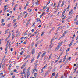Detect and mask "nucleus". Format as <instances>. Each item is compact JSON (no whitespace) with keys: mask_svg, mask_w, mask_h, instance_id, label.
<instances>
[{"mask_svg":"<svg viewBox=\"0 0 78 78\" xmlns=\"http://www.w3.org/2000/svg\"><path fill=\"white\" fill-rule=\"evenodd\" d=\"M37 22H40V23H41V20H40V19L39 18L38 19Z\"/></svg>","mask_w":78,"mask_h":78,"instance_id":"nucleus-9","label":"nucleus"},{"mask_svg":"<svg viewBox=\"0 0 78 78\" xmlns=\"http://www.w3.org/2000/svg\"><path fill=\"white\" fill-rule=\"evenodd\" d=\"M46 66H47V64L43 68V69H45L46 67Z\"/></svg>","mask_w":78,"mask_h":78,"instance_id":"nucleus-50","label":"nucleus"},{"mask_svg":"<svg viewBox=\"0 0 78 78\" xmlns=\"http://www.w3.org/2000/svg\"><path fill=\"white\" fill-rule=\"evenodd\" d=\"M37 74V73H34V76H35V77H36Z\"/></svg>","mask_w":78,"mask_h":78,"instance_id":"nucleus-18","label":"nucleus"},{"mask_svg":"<svg viewBox=\"0 0 78 78\" xmlns=\"http://www.w3.org/2000/svg\"><path fill=\"white\" fill-rule=\"evenodd\" d=\"M29 24V23H27L26 24V27H28V25Z\"/></svg>","mask_w":78,"mask_h":78,"instance_id":"nucleus-39","label":"nucleus"},{"mask_svg":"<svg viewBox=\"0 0 78 78\" xmlns=\"http://www.w3.org/2000/svg\"><path fill=\"white\" fill-rule=\"evenodd\" d=\"M41 25H40L39 26H38V27L39 28H41Z\"/></svg>","mask_w":78,"mask_h":78,"instance_id":"nucleus-62","label":"nucleus"},{"mask_svg":"<svg viewBox=\"0 0 78 78\" xmlns=\"http://www.w3.org/2000/svg\"><path fill=\"white\" fill-rule=\"evenodd\" d=\"M40 41H38L37 42H36V44H39V43H40Z\"/></svg>","mask_w":78,"mask_h":78,"instance_id":"nucleus-21","label":"nucleus"},{"mask_svg":"<svg viewBox=\"0 0 78 78\" xmlns=\"http://www.w3.org/2000/svg\"><path fill=\"white\" fill-rule=\"evenodd\" d=\"M50 3V0H49L48 2V3L47 4V5H48V4H49V3Z\"/></svg>","mask_w":78,"mask_h":78,"instance_id":"nucleus-29","label":"nucleus"},{"mask_svg":"<svg viewBox=\"0 0 78 78\" xmlns=\"http://www.w3.org/2000/svg\"><path fill=\"white\" fill-rule=\"evenodd\" d=\"M7 8H5L4 9V12H5Z\"/></svg>","mask_w":78,"mask_h":78,"instance_id":"nucleus-25","label":"nucleus"},{"mask_svg":"<svg viewBox=\"0 0 78 78\" xmlns=\"http://www.w3.org/2000/svg\"><path fill=\"white\" fill-rule=\"evenodd\" d=\"M7 32H8V30H5V34H6V33H7Z\"/></svg>","mask_w":78,"mask_h":78,"instance_id":"nucleus-38","label":"nucleus"},{"mask_svg":"<svg viewBox=\"0 0 78 78\" xmlns=\"http://www.w3.org/2000/svg\"><path fill=\"white\" fill-rule=\"evenodd\" d=\"M16 20H16V19L14 20L13 21V23L14 22H16Z\"/></svg>","mask_w":78,"mask_h":78,"instance_id":"nucleus-43","label":"nucleus"},{"mask_svg":"<svg viewBox=\"0 0 78 78\" xmlns=\"http://www.w3.org/2000/svg\"><path fill=\"white\" fill-rule=\"evenodd\" d=\"M30 55H27L26 57L25 58H24V60H25V59H27V58H30Z\"/></svg>","mask_w":78,"mask_h":78,"instance_id":"nucleus-5","label":"nucleus"},{"mask_svg":"<svg viewBox=\"0 0 78 78\" xmlns=\"http://www.w3.org/2000/svg\"><path fill=\"white\" fill-rule=\"evenodd\" d=\"M30 67H29L28 69L27 70V76H30Z\"/></svg>","mask_w":78,"mask_h":78,"instance_id":"nucleus-2","label":"nucleus"},{"mask_svg":"<svg viewBox=\"0 0 78 78\" xmlns=\"http://www.w3.org/2000/svg\"><path fill=\"white\" fill-rule=\"evenodd\" d=\"M2 21H1V23H3V22H4V20L3 19H2Z\"/></svg>","mask_w":78,"mask_h":78,"instance_id":"nucleus-31","label":"nucleus"},{"mask_svg":"<svg viewBox=\"0 0 78 78\" xmlns=\"http://www.w3.org/2000/svg\"><path fill=\"white\" fill-rule=\"evenodd\" d=\"M45 54H46V52H44V53L42 54V57L43 56H44V55H45Z\"/></svg>","mask_w":78,"mask_h":78,"instance_id":"nucleus-11","label":"nucleus"},{"mask_svg":"<svg viewBox=\"0 0 78 78\" xmlns=\"http://www.w3.org/2000/svg\"><path fill=\"white\" fill-rule=\"evenodd\" d=\"M10 41V40H9L7 41V43H8H8H9V41Z\"/></svg>","mask_w":78,"mask_h":78,"instance_id":"nucleus-58","label":"nucleus"},{"mask_svg":"<svg viewBox=\"0 0 78 78\" xmlns=\"http://www.w3.org/2000/svg\"><path fill=\"white\" fill-rule=\"evenodd\" d=\"M56 75V73H54L52 74V75L53 76H55V75Z\"/></svg>","mask_w":78,"mask_h":78,"instance_id":"nucleus-14","label":"nucleus"},{"mask_svg":"<svg viewBox=\"0 0 78 78\" xmlns=\"http://www.w3.org/2000/svg\"><path fill=\"white\" fill-rule=\"evenodd\" d=\"M27 43V41H25L24 43H23V44H25Z\"/></svg>","mask_w":78,"mask_h":78,"instance_id":"nucleus-42","label":"nucleus"},{"mask_svg":"<svg viewBox=\"0 0 78 78\" xmlns=\"http://www.w3.org/2000/svg\"><path fill=\"white\" fill-rule=\"evenodd\" d=\"M16 24H17V23H14V25H13V27H15V26L16 25Z\"/></svg>","mask_w":78,"mask_h":78,"instance_id":"nucleus-33","label":"nucleus"},{"mask_svg":"<svg viewBox=\"0 0 78 78\" xmlns=\"http://www.w3.org/2000/svg\"><path fill=\"white\" fill-rule=\"evenodd\" d=\"M20 15L18 16V20H19L20 19Z\"/></svg>","mask_w":78,"mask_h":78,"instance_id":"nucleus-36","label":"nucleus"},{"mask_svg":"<svg viewBox=\"0 0 78 78\" xmlns=\"http://www.w3.org/2000/svg\"><path fill=\"white\" fill-rule=\"evenodd\" d=\"M61 3V1H60L59 2H58V4H60V3Z\"/></svg>","mask_w":78,"mask_h":78,"instance_id":"nucleus-56","label":"nucleus"},{"mask_svg":"<svg viewBox=\"0 0 78 78\" xmlns=\"http://www.w3.org/2000/svg\"><path fill=\"white\" fill-rule=\"evenodd\" d=\"M59 28L58 27L57 28V30H56L57 31H58V30H59Z\"/></svg>","mask_w":78,"mask_h":78,"instance_id":"nucleus-57","label":"nucleus"},{"mask_svg":"<svg viewBox=\"0 0 78 78\" xmlns=\"http://www.w3.org/2000/svg\"><path fill=\"white\" fill-rule=\"evenodd\" d=\"M13 10L14 11H16V7H14L13 8Z\"/></svg>","mask_w":78,"mask_h":78,"instance_id":"nucleus-60","label":"nucleus"},{"mask_svg":"<svg viewBox=\"0 0 78 78\" xmlns=\"http://www.w3.org/2000/svg\"><path fill=\"white\" fill-rule=\"evenodd\" d=\"M28 16V13H27L26 14L25 17H24V18H26V17H27V16Z\"/></svg>","mask_w":78,"mask_h":78,"instance_id":"nucleus-22","label":"nucleus"},{"mask_svg":"<svg viewBox=\"0 0 78 78\" xmlns=\"http://www.w3.org/2000/svg\"><path fill=\"white\" fill-rule=\"evenodd\" d=\"M62 42H61V43H59L57 46L56 47V48L55 49V51H56L57 50H58L59 49V48H60V47H61V45H62Z\"/></svg>","mask_w":78,"mask_h":78,"instance_id":"nucleus-1","label":"nucleus"},{"mask_svg":"<svg viewBox=\"0 0 78 78\" xmlns=\"http://www.w3.org/2000/svg\"><path fill=\"white\" fill-rule=\"evenodd\" d=\"M66 33H67V32H66V31L64 32L63 33V36H65V35H66Z\"/></svg>","mask_w":78,"mask_h":78,"instance_id":"nucleus-23","label":"nucleus"},{"mask_svg":"<svg viewBox=\"0 0 78 78\" xmlns=\"http://www.w3.org/2000/svg\"><path fill=\"white\" fill-rule=\"evenodd\" d=\"M33 72H35V69H33Z\"/></svg>","mask_w":78,"mask_h":78,"instance_id":"nucleus-55","label":"nucleus"},{"mask_svg":"<svg viewBox=\"0 0 78 78\" xmlns=\"http://www.w3.org/2000/svg\"><path fill=\"white\" fill-rule=\"evenodd\" d=\"M27 68H25L23 70V73L24 75L25 74V71L26 70V69Z\"/></svg>","mask_w":78,"mask_h":78,"instance_id":"nucleus-4","label":"nucleus"},{"mask_svg":"<svg viewBox=\"0 0 78 78\" xmlns=\"http://www.w3.org/2000/svg\"><path fill=\"white\" fill-rule=\"evenodd\" d=\"M41 52H40L38 53V56L37 58V59H38V58H39V57L40 56V55H41Z\"/></svg>","mask_w":78,"mask_h":78,"instance_id":"nucleus-6","label":"nucleus"},{"mask_svg":"<svg viewBox=\"0 0 78 78\" xmlns=\"http://www.w3.org/2000/svg\"><path fill=\"white\" fill-rule=\"evenodd\" d=\"M52 42H53V40H51V44H52Z\"/></svg>","mask_w":78,"mask_h":78,"instance_id":"nucleus-59","label":"nucleus"},{"mask_svg":"<svg viewBox=\"0 0 78 78\" xmlns=\"http://www.w3.org/2000/svg\"><path fill=\"white\" fill-rule=\"evenodd\" d=\"M42 72H43V69H41L40 73H41V74L42 73Z\"/></svg>","mask_w":78,"mask_h":78,"instance_id":"nucleus-28","label":"nucleus"},{"mask_svg":"<svg viewBox=\"0 0 78 78\" xmlns=\"http://www.w3.org/2000/svg\"><path fill=\"white\" fill-rule=\"evenodd\" d=\"M5 65H2V67H3V68H4L5 67V66H4Z\"/></svg>","mask_w":78,"mask_h":78,"instance_id":"nucleus-61","label":"nucleus"},{"mask_svg":"<svg viewBox=\"0 0 78 78\" xmlns=\"http://www.w3.org/2000/svg\"><path fill=\"white\" fill-rule=\"evenodd\" d=\"M13 71L15 72H17V70L16 69H14Z\"/></svg>","mask_w":78,"mask_h":78,"instance_id":"nucleus-52","label":"nucleus"},{"mask_svg":"<svg viewBox=\"0 0 78 78\" xmlns=\"http://www.w3.org/2000/svg\"><path fill=\"white\" fill-rule=\"evenodd\" d=\"M39 33H38L37 35H36V39H37V37H38V36H39Z\"/></svg>","mask_w":78,"mask_h":78,"instance_id":"nucleus-15","label":"nucleus"},{"mask_svg":"<svg viewBox=\"0 0 78 78\" xmlns=\"http://www.w3.org/2000/svg\"><path fill=\"white\" fill-rule=\"evenodd\" d=\"M11 51H13V48H11Z\"/></svg>","mask_w":78,"mask_h":78,"instance_id":"nucleus-45","label":"nucleus"},{"mask_svg":"<svg viewBox=\"0 0 78 78\" xmlns=\"http://www.w3.org/2000/svg\"><path fill=\"white\" fill-rule=\"evenodd\" d=\"M41 39V38L40 37H38V38H37L36 39V41H38V39Z\"/></svg>","mask_w":78,"mask_h":78,"instance_id":"nucleus-26","label":"nucleus"},{"mask_svg":"<svg viewBox=\"0 0 78 78\" xmlns=\"http://www.w3.org/2000/svg\"><path fill=\"white\" fill-rule=\"evenodd\" d=\"M56 5V3H54V7H55V6Z\"/></svg>","mask_w":78,"mask_h":78,"instance_id":"nucleus-40","label":"nucleus"},{"mask_svg":"<svg viewBox=\"0 0 78 78\" xmlns=\"http://www.w3.org/2000/svg\"><path fill=\"white\" fill-rule=\"evenodd\" d=\"M28 36H30L31 35V33H29L28 34Z\"/></svg>","mask_w":78,"mask_h":78,"instance_id":"nucleus-27","label":"nucleus"},{"mask_svg":"<svg viewBox=\"0 0 78 78\" xmlns=\"http://www.w3.org/2000/svg\"><path fill=\"white\" fill-rule=\"evenodd\" d=\"M25 67V64H23L22 66V67H21V69H23V68H24V67Z\"/></svg>","mask_w":78,"mask_h":78,"instance_id":"nucleus-8","label":"nucleus"},{"mask_svg":"<svg viewBox=\"0 0 78 78\" xmlns=\"http://www.w3.org/2000/svg\"><path fill=\"white\" fill-rule=\"evenodd\" d=\"M11 64L9 65L8 68L9 69H10V68H11Z\"/></svg>","mask_w":78,"mask_h":78,"instance_id":"nucleus-16","label":"nucleus"},{"mask_svg":"<svg viewBox=\"0 0 78 78\" xmlns=\"http://www.w3.org/2000/svg\"><path fill=\"white\" fill-rule=\"evenodd\" d=\"M33 61H34V58H33L31 60V63H32V62H33Z\"/></svg>","mask_w":78,"mask_h":78,"instance_id":"nucleus-32","label":"nucleus"},{"mask_svg":"<svg viewBox=\"0 0 78 78\" xmlns=\"http://www.w3.org/2000/svg\"><path fill=\"white\" fill-rule=\"evenodd\" d=\"M3 73H0V75H3Z\"/></svg>","mask_w":78,"mask_h":78,"instance_id":"nucleus-46","label":"nucleus"},{"mask_svg":"<svg viewBox=\"0 0 78 78\" xmlns=\"http://www.w3.org/2000/svg\"><path fill=\"white\" fill-rule=\"evenodd\" d=\"M47 12H48L49 11V7H48L47 8Z\"/></svg>","mask_w":78,"mask_h":78,"instance_id":"nucleus-17","label":"nucleus"},{"mask_svg":"<svg viewBox=\"0 0 78 78\" xmlns=\"http://www.w3.org/2000/svg\"><path fill=\"white\" fill-rule=\"evenodd\" d=\"M11 35V34L10 33L9 34V35H8V37H7V38H9V37Z\"/></svg>","mask_w":78,"mask_h":78,"instance_id":"nucleus-13","label":"nucleus"},{"mask_svg":"<svg viewBox=\"0 0 78 78\" xmlns=\"http://www.w3.org/2000/svg\"><path fill=\"white\" fill-rule=\"evenodd\" d=\"M58 61V60H55V63H56V62H57V61Z\"/></svg>","mask_w":78,"mask_h":78,"instance_id":"nucleus-63","label":"nucleus"},{"mask_svg":"<svg viewBox=\"0 0 78 78\" xmlns=\"http://www.w3.org/2000/svg\"><path fill=\"white\" fill-rule=\"evenodd\" d=\"M29 4V2H27L26 6H28V5Z\"/></svg>","mask_w":78,"mask_h":78,"instance_id":"nucleus-37","label":"nucleus"},{"mask_svg":"<svg viewBox=\"0 0 78 78\" xmlns=\"http://www.w3.org/2000/svg\"><path fill=\"white\" fill-rule=\"evenodd\" d=\"M8 27H10V26H11V25H10V24H8Z\"/></svg>","mask_w":78,"mask_h":78,"instance_id":"nucleus-53","label":"nucleus"},{"mask_svg":"<svg viewBox=\"0 0 78 78\" xmlns=\"http://www.w3.org/2000/svg\"><path fill=\"white\" fill-rule=\"evenodd\" d=\"M6 7H8V6H7V5H5L4 6V8H6Z\"/></svg>","mask_w":78,"mask_h":78,"instance_id":"nucleus-47","label":"nucleus"},{"mask_svg":"<svg viewBox=\"0 0 78 78\" xmlns=\"http://www.w3.org/2000/svg\"><path fill=\"white\" fill-rule=\"evenodd\" d=\"M16 68L17 69H19V66H17L16 67Z\"/></svg>","mask_w":78,"mask_h":78,"instance_id":"nucleus-64","label":"nucleus"},{"mask_svg":"<svg viewBox=\"0 0 78 78\" xmlns=\"http://www.w3.org/2000/svg\"><path fill=\"white\" fill-rule=\"evenodd\" d=\"M17 6H18V4H16L14 7L15 8H16V7H17Z\"/></svg>","mask_w":78,"mask_h":78,"instance_id":"nucleus-51","label":"nucleus"},{"mask_svg":"<svg viewBox=\"0 0 78 78\" xmlns=\"http://www.w3.org/2000/svg\"><path fill=\"white\" fill-rule=\"evenodd\" d=\"M5 25V23H2L1 24V26H4V25Z\"/></svg>","mask_w":78,"mask_h":78,"instance_id":"nucleus-24","label":"nucleus"},{"mask_svg":"<svg viewBox=\"0 0 78 78\" xmlns=\"http://www.w3.org/2000/svg\"><path fill=\"white\" fill-rule=\"evenodd\" d=\"M38 3V1L36 2H35V4H36V5H37Z\"/></svg>","mask_w":78,"mask_h":78,"instance_id":"nucleus-54","label":"nucleus"},{"mask_svg":"<svg viewBox=\"0 0 78 78\" xmlns=\"http://www.w3.org/2000/svg\"><path fill=\"white\" fill-rule=\"evenodd\" d=\"M6 75H4V76H1L0 77V78H5V76Z\"/></svg>","mask_w":78,"mask_h":78,"instance_id":"nucleus-12","label":"nucleus"},{"mask_svg":"<svg viewBox=\"0 0 78 78\" xmlns=\"http://www.w3.org/2000/svg\"><path fill=\"white\" fill-rule=\"evenodd\" d=\"M47 5H46V6L44 7L43 9H45L46 8H47Z\"/></svg>","mask_w":78,"mask_h":78,"instance_id":"nucleus-49","label":"nucleus"},{"mask_svg":"<svg viewBox=\"0 0 78 78\" xmlns=\"http://www.w3.org/2000/svg\"><path fill=\"white\" fill-rule=\"evenodd\" d=\"M35 49H33L31 53L32 55H33V54H34V53L35 52Z\"/></svg>","mask_w":78,"mask_h":78,"instance_id":"nucleus-3","label":"nucleus"},{"mask_svg":"<svg viewBox=\"0 0 78 78\" xmlns=\"http://www.w3.org/2000/svg\"><path fill=\"white\" fill-rule=\"evenodd\" d=\"M64 19H65V18L64 17L62 19V21H64Z\"/></svg>","mask_w":78,"mask_h":78,"instance_id":"nucleus-48","label":"nucleus"},{"mask_svg":"<svg viewBox=\"0 0 78 78\" xmlns=\"http://www.w3.org/2000/svg\"><path fill=\"white\" fill-rule=\"evenodd\" d=\"M64 1H63L62 2V4L61 5V7H62V6H63V5H64Z\"/></svg>","mask_w":78,"mask_h":78,"instance_id":"nucleus-7","label":"nucleus"},{"mask_svg":"<svg viewBox=\"0 0 78 78\" xmlns=\"http://www.w3.org/2000/svg\"><path fill=\"white\" fill-rule=\"evenodd\" d=\"M69 50H70V48H68L66 51V52H67L68 51H69Z\"/></svg>","mask_w":78,"mask_h":78,"instance_id":"nucleus-19","label":"nucleus"},{"mask_svg":"<svg viewBox=\"0 0 78 78\" xmlns=\"http://www.w3.org/2000/svg\"><path fill=\"white\" fill-rule=\"evenodd\" d=\"M64 64H62V65H61L60 68H61V67H62V66H63V65H64Z\"/></svg>","mask_w":78,"mask_h":78,"instance_id":"nucleus-30","label":"nucleus"},{"mask_svg":"<svg viewBox=\"0 0 78 78\" xmlns=\"http://www.w3.org/2000/svg\"><path fill=\"white\" fill-rule=\"evenodd\" d=\"M72 12H73V10H71L70 11H69V14H71V13H72Z\"/></svg>","mask_w":78,"mask_h":78,"instance_id":"nucleus-34","label":"nucleus"},{"mask_svg":"<svg viewBox=\"0 0 78 78\" xmlns=\"http://www.w3.org/2000/svg\"><path fill=\"white\" fill-rule=\"evenodd\" d=\"M34 36V35L33 34H32L31 36L30 37V38H31V37H33V36Z\"/></svg>","mask_w":78,"mask_h":78,"instance_id":"nucleus-35","label":"nucleus"},{"mask_svg":"<svg viewBox=\"0 0 78 78\" xmlns=\"http://www.w3.org/2000/svg\"><path fill=\"white\" fill-rule=\"evenodd\" d=\"M72 44H73V42H71L69 44V47H70V46H71V45H72Z\"/></svg>","mask_w":78,"mask_h":78,"instance_id":"nucleus-10","label":"nucleus"},{"mask_svg":"<svg viewBox=\"0 0 78 78\" xmlns=\"http://www.w3.org/2000/svg\"><path fill=\"white\" fill-rule=\"evenodd\" d=\"M27 31H26L25 33L24 34V35H27Z\"/></svg>","mask_w":78,"mask_h":78,"instance_id":"nucleus-44","label":"nucleus"},{"mask_svg":"<svg viewBox=\"0 0 78 78\" xmlns=\"http://www.w3.org/2000/svg\"><path fill=\"white\" fill-rule=\"evenodd\" d=\"M45 14V12H43L42 14V16H43Z\"/></svg>","mask_w":78,"mask_h":78,"instance_id":"nucleus-41","label":"nucleus"},{"mask_svg":"<svg viewBox=\"0 0 78 78\" xmlns=\"http://www.w3.org/2000/svg\"><path fill=\"white\" fill-rule=\"evenodd\" d=\"M58 73H57L56 74V76H55V78H57V77H58Z\"/></svg>","mask_w":78,"mask_h":78,"instance_id":"nucleus-20","label":"nucleus"}]
</instances>
